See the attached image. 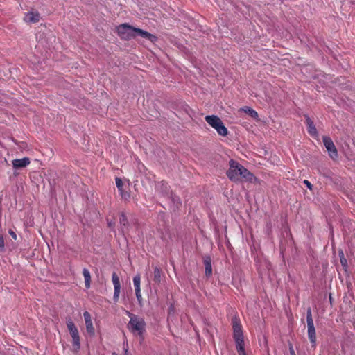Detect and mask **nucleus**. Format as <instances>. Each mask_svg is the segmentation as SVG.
Here are the masks:
<instances>
[{
    "mask_svg": "<svg viewBox=\"0 0 355 355\" xmlns=\"http://www.w3.org/2000/svg\"><path fill=\"white\" fill-rule=\"evenodd\" d=\"M229 165L230 168L227 171V175L230 180L237 182L243 178L245 181L252 182L256 180L254 175L238 162L230 159Z\"/></svg>",
    "mask_w": 355,
    "mask_h": 355,
    "instance_id": "1",
    "label": "nucleus"
},
{
    "mask_svg": "<svg viewBox=\"0 0 355 355\" xmlns=\"http://www.w3.org/2000/svg\"><path fill=\"white\" fill-rule=\"evenodd\" d=\"M232 327L236 350L239 355H246L242 327L236 317L232 319Z\"/></svg>",
    "mask_w": 355,
    "mask_h": 355,
    "instance_id": "2",
    "label": "nucleus"
},
{
    "mask_svg": "<svg viewBox=\"0 0 355 355\" xmlns=\"http://www.w3.org/2000/svg\"><path fill=\"white\" fill-rule=\"evenodd\" d=\"M205 121L210 126L216 130L219 135L223 137L227 135L228 130L218 116L216 115H208L205 116Z\"/></svg>",
    "mask_w": 355,
    "mask_h": 355,
    "instance_id": "3",
    "label": "nucleus"
},
{
    "mask_svg": "<svg viewBox=\"0 0 355 355\" xmlns=\"http://www.w3.org/2000/svg\"><path fill=\"white\" fill-rule=\"evenodd\" d=\"M146 322L142 318L137 317L136 319L129 321L128 329L134 334H137L141 338L146 331Z\"/></svg>",
    "mask_w": 355,
    "mask_h": 355,
    "instance_id": "4",
    "label": "nucleus"
},
{
    "mask_svg": "<svg viewBox=\"0 0 355 355\" xmlns=\"http://www.w3.org/2000/svg\"><path fill=\"white\" fill-rule=\"evenodd\" d=\"M117 33L120 37L125 40H130L135 37L134 27L123 24L116 28Z\"/></svg>",
    "mask_w": 355,
    "mask_h": 355,
    "instance_id": "5",
    "label": "nucleus"
},
{
    "mask_svg": "<svg viewBox=\"0 0 355 355\" xmlns=\"http://www.w3.org/2000/svg\"><path fill=\"white\" fill-rule=\"evenodd\" d=\"M306 321L308 327V336L310 342L312 344V346L315 347L316 343V336L311 309L307 310Z\"/></svg>",
    "mask_w": 355,
    "mask_h": 355,
    "instance_id": "6",
    "label": "nucleus"
},
{
    "mask_svg": "<svg viewBox=\"0 0 355 355\" xmlns=\"http://www.w3.org/2000/svg\"><path fill=\"white\" fill-rule=\"evenodd\" d=\"M323 143L328 151L329 157L333 159L338 158V151L332 139L329 137H324Z\"/></svg>",
    "mask_w": 355,
    "mask_h": 355,
    "instance_id": "7",
    "label": "nucleus"
},
{
    "mask_svg": "<svg viewBox=\"0 0 355 355\" xmlns=\"http://www.w3.org/2000/svg\"><path fill=\"white\" fill-rule=\"evenodd\" d=\"M112 280L114 288L113 299L115 302H117L121 292V283L119 277L116 272L112 273Z\"/></svg>",
    "mask_w": 355,
    "mask_h": 355,
    "instance_id": "8",
    "label": "nucleus"
},
{
    "mask_svg": "<svg viewBox=\"0 0 355 355\" xmlns=\"http://www.w3.org/2000/svg\"><path fill=\"white\" fill-rule=\"evenodd\" d=\"M83 317H84L86 329H87V333L90 336H94L95 334V329L93 326L90 313L88 311H85L83 313Z\"/></svg>",
    "mask_w": 355,
    "mask_h": 355,
    "instance_id": "9",
    "label": "nucleus"
},
{
    "mask_svg": "<svg viewBox=\"0 0 355 355\" xmlns=\"http://www.w3.org/2000/svg\"><path fill=\"white\" fill-rule=\"evenodd\" d=\"M135 31V37L136 35H139L143 38H145L152 42H155L157 40V37L146 31H144L140 28H134Z\"/></svg>",
    "mask_w": 355,
    "mask_h": 355,
    "instance_id": "10",
    "label": "nucleus"
},
{
    "mask_svg": "<svg viewBox=\"0 0 355 355\" xmlns=\"http://www.w3.org/2000/svg\"><path fill=\"white\" fill-rule=\"evenodd\" d=\"M30 164V159L28 157L22 159H16L12 160V166L15 169H19L27 166Z\"/></svg>",
    "mask_w": 355,
    "mask_h": 355,
    "instance_id": "11",
    "label": "nucleus"
},
{
    "mask_svg": "<svg viewBox=\"0 0 355 355\" xmlns=\"http://www.w3.org/2000/svg\"><path fill=\"white\" fill-rule=\"evenodd\" d=\"M40 16L38 12H29L26 13L24 21L27 23H36L40 20Z\"/></svg>",
    "mask_w": 355,
    "mask_h": 355,
    "instance_id": "12",
    "label": "nucleus"
},
{
    "mask_svg": "<svg viewBox=\"0 0 355 355\" xmlns=\"http://www.w3.org/2000/svg\"><path fill=\"white\" fill-rule=\"evenodd\" d=\"M70 335L72 338L73 345L76 348V350H78L80 347V336L78 329L74 331H71L69 332Z\"/></svg>",
    "mask_w": 355,
    "mask_h": 355,
    "instance_id": "13",
    "label": "nucleus"
},
{
    "mask_svg": "<svg viewBox=\"0 0 355 355\" xmlns=\"http://www.w3.org/2000/svg\"><path fill=\"white\" fill-rule=\"evenodd\" d=\"M156 190L164 196L169 193V187L168 184L164 182H157L156 184Z\"/></svg>",
    "mask_w": 355,
    "mask_h": 355,
    "instance_id": "14",
    "label": "nucleus"
},
{
    "mask_svg": "<svg viewBox=\"0 0 355 355\" xmlns=\"http://www.w3.org/2000/svg\"><path fill=\"white\" fill-rule=\"evenodd\" d=\"M306 123L307 128H308V132L311 136H313V137L317 136L318 132H317L316 128H315L313 122L311 121V119L309 116H306Z\"/></svg>",
    "mask_w": 355,
    "mask_h": 355,
    "instance_id": "15",
    "label": "nucleus"
},
{
    "mask_svg": "<svg viewBox=\"0 0 355 355\" xmlns=\"http://www.w3.org/2000/svg\"><path fill=\"white\" fill-rule=\"evenodd\" d=\"M83 275L85 279V285L87 288H90L91 285V275L87 268H83Z\"/></svg>",
    "mask_w": 355,
    "mask_h": 355,
    "instance_id": "16",
    "label": "nucleus"
},
{
    "mask_svg": "<svg viewBox=\"0 0 355 355\" xmlns=\"http://www.w3.org/2000/svg\"><path fill=\"white\" fill-rule=\"evenodd\" d=\"M204 263L205 266V275L207 276H210L212 272V268H211V259L210 257H207L204 260Z\"/></svg>",
    "mask_w": 355,
    "mask_h": 355,
    "instance_id": "17",
    "label": "nucleus"
},
{
    "mask_svg": "<svg viewBox=\"0 0 355 355\" xmlns=\"http://www.w3.org/2000/svg\"><path fill=\"white\" fill-rule=\"evenodd\" d=\"M119 223L121 226V231L123 232V233H124L125 230L127 229L128 222L125 215L123 213L121 214Z\"/></svg>",
    "mask_w": 355,
    "mask_h": 355,
    "instance_id": "18",
    "label": "nucleus"
},
{
    "mask_svg": "<svg viewBox=\"0 0 355 355\" xmlns=\"http://www.w3.org/2000/svg\"><path fill=\"white\" fill-rule=\"evenodd\" d=\"M241 110L248 114H249L251 117L253 119H257L258 118V113L253 109H252L250 107H245L241 109Z\"/></svg>",
    "mask_w": 355,
    "mask_h": 355,
    "instance_id": "19",
    "label": "nucleus"
},
{
    "mask_svg": "<svg viewBox=\"0 0 355 355\" xmlns=\"http://www.w3.org/2000/svg\"><path fill=\"white\" fill-rule=\"evenodd\" d=\"M140 284H141V277H140L139 274H137L133 277V284H134L135 292L141 291Z\"/></svg>",
    "mask_w": 355,
    "mask_h": 355,
    "instance_id": "20",
    "label": "nucleus"
},
{
    "mask_svg": "<svg viewBox=\"0 0 355 355\" xmlns=\"http://www.w3.org/2000/svg\"><path fill=\"white\" fill-rule=\"evenodd\" d=\"M162 271L158 267H155L154 269V281L157 283L161 282Z\"/></svg>",
    "mask_w": 355,
    "mask_h": 355,
    "instance_id": "21",
    "label": "nucleus"
},
{
    "mask_svg": "<svg viewBox=\"0 0 355 355\" xmlns=\"http://www.w3.org/2000/svg\"><path fill=\"white\" fill-rule=\"evenodd\" d=\"M67 327L69 332L71 331H74L77 329L73 322L71 319L67 321Z\"/></svg>",
    "mask_w": 355,
    "mask_h": 355,
    "instance_id": "22",
    "label": "nucleus"
},
{
    "mask_svg": "<svg viewBox=\"0 0 355 355\" xmlns=\"http://www.w3.org/2000/svg\"><path fill=\"white\" fill-rule=\"evenodd\" d=\"M116 184L118 189L120 191L121 196L123 197L124 194L123 193V182L120 178L116 179Z\"/></svg>",
    "mask_w": 355,
    "mask_h": 355,
    "instance_id": "23",
    "label": "nucleus"
},
{
    "mask_svg": "<svg viewBox=\"0 0 355 355\" xmlns=\"http://www.w3.org/2000/svg\"><path fill=\"white\" fill-rule=\"evenodd\" d=\"M135 295H136V297H137L139 304L141 306L143 299H142L141 291H136Z\"/></svg>",
    "mask_w": 355,
    "mask_h": 355,
    "instance_id": "24",
    "label": "nucleus"
},
{
    "mask_svg": "<svg viewBox=\"0 0 355 355\" xmlns=\"http://www.w3.org/2000/svg\"><path fill=\"white\" fill-rule=\"evenodd\" d=\"M125 313L130 318V321H132V320L136 319V318L138 317V315L133 314L128 311H125Z\"/></svg>",
    "mask_w": 355,
    "mask_h": 355,
    "instance_id": "25",
    "label": "nucleus"
},
{
    "mask_svg": "<svg viewBox=\"0 0 355 355\" xmlns=\"http://www.w3.org/2000/svg\"><path fill=\"white\" fill-rule=\"evenodd\" d=\"M4 246H5V244H4L3 236L2 234H0V250H1V251L3 250Z\"/></svg>",
    "mask_w": 355,
    "mask_h": 355,
    "instance_id": "26",
    "label": "nucleus"
},
{
    "mask_svg": "<svg viewBox=\"0 0 355 355\" xmlns=\"http://www.w3.org/2000/svg\"><path fill=\"white\" fill-rule=\"evenodd\" d=\"M303 183H304V184H305V185H306V187H307L310 190H312V187H313V186H312L311 183L309 180H304L303 181Z\"/></svg>",
    "mask_w": 355,
    "mask_h": 355,
    "instance_id": "27",
    "label": "nucleus"
},
{
    "mask_svg": "<svg viewBox=\"0 0 355 355\" xmlns=\"http://www.w3.org/2000/svg\"><path fill=\"white\" fill-rule=\"evenodd\" d=\"M8 233L15 240L17 239V234H15V232L13 230H9Z\"/></svg>",
    "mask_w": 355,
    "mask_h": 355,
    "instance_id": "28",
    "label": "nucleus"
},
{
    "mask_svg": "<svg viewBox=\"0 0 355 355\" xmlns=\"http://www.w3.org/2000/svg\"><path fill=\"white\" fill-rule=\"evenodd\" d=\"M289 351H290L291 355H295V351H294L293 347V346L291 345L289 347Z\"/></svg>",
    "mask_w": 355,
    "mask_h": 355,
    "instance_id": "29",
    "label": "nucleus"
},
{
    "mask_svg": "<svg viewBox=\"0 0 355 355\" xmlns=\"http://www.w3.org/2000/svg\"><path fill=\"white\" fill-rule=\"evenodd\" d=\"M107 224H108V226H109L110 227H114V223L113 222H112V221H108V220H107Z\"/></svg>",
    "mask_w": 355,
    "mask_h": 355,
    "instance_id": "30",
    "label": "nucleus"
},
{
    "mask_svg": "<svg viewBox=\"0 0 355 355\" xmlns=\"http://www.w3.org/2000/svg\"><path fill=\"white\" fill-rule=\"evenodd\" d=\"M340 261H341V263L343 264V263L346 262V260H345V259H343V260L341 259Z\"/></svg>",
    "mask_w": 355,
    "mask_h": 355,
    "instance_id": "31",
    "label": "nucleus"
},
{
    "mask_svg": "<svg viewBox=\"0 0 355 355\" xmlns=\"http://www.w3.org/2000/svg\"><path fill=\"white\" fill-rule=\"evenodd\" d=\"M340 261H341V263L343 264V263L346 262V260H345V259H343V260L341 259Z\"/></svg>",
    "mask_w": 355,
    "mask_h": 355,
    "instance_id": "32",
    "label": "nucleus"
},
{
    "mask_svg": "<svg viewBox=\"0 0 355 355\" xmlns=\"http://www.w3.org/2000/svg\"><path fill=\"white\" fill-rule=\"evenodd\" d=\"M125 354H128V349H125Z\"/></svg>",
    "mask_w": 355,
    "mask_h": 355,
    "instance_id": "33",
    "label": "nucleus"
},
{
    "mask_svg": "<svg viewBox=\"0 0 355 355\" xmlns=\"http://www.w3.org/2000/svg\"><path fill=\"white\" fill-rule=\"evenodd\" d=\"M112 355H117V354H116V353H115V352H114V353H112Z\"/></svg>",
    "mask_w": 355,
    "mask_h": 355,
    "instance_id": "34",
    "label": "nucleus"
}]
</instances>
